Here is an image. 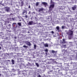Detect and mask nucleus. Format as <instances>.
<instances>
[{
    "label": "nucleus",
    "mask_w": 77,
    "mask_h": 77,
    "mask_svg": "<svg viewBox=\"0 0 77 77\" xmlns=\"http://www.w3.org/2000/svg\"><path fill=\"white\" fill-rule=\"evenodd\" d=\"M33 21H30L29 22V23H28V25H32L33 24Z\"/></svg>",
    "instance_id": "14"
},
{
    "label": "nucleus",
    "mask_w": 77,
    "mask_h": 77,
    "mask_svg": "<svg viewBox=\"0 0 77 77\" xmlns=\"http://www.w3.org/2000/svg\"><path fill=\"white\" fill-rule=\"evenodd\" d=\"M21 18L22 20H23V17H21Z\"/></svg>",
    "instance_id": "60"
},
{
    "label": "nucleus",
    "mask_w": 77,
    "mask_h": 77,
    "mask_svg": "<svg viewBox=\"0 0 77 77\" xmlns=\"http://www.w3.org/2000/svg\"><path fill=\"white\" fill-rule=\"evenodd\" d=\"M17 24L19 26H21V23L20 22L18 23Z\"/></svg>",
    "instance_id": "23"
},
{
    "label": "nucleus",
    "mask_w": 77,
    "mask_h": 77,
    "mask_svg": "<svg viewBox=\"0 0 77 77\" xmlns=\"http://www.w3.org/2000/svg\"><path fill=\"white\" fill-rule=\"evenodd\" d=\"M76 59L77 60V54L76 56Z\"/></svg>",
    "instance_id": "54"
},
{
    "label": "nucleus",
    "mask_w": 77,
    "mask_h": 77,
    "mask_svg": "<svg viewBox=\"0 0 77 77\" xmlns=\"http://www.w3.org/2000/svg\"><path fill=\"white\" fill-rule=\"evenodd\" d=\"M18 18H19V19H20V18H21V17L20 16H18Z\"/></svg>",
    "instance_id": "41"
},
{
    "label": "nucleus",
    "mask_w": 77,
    "mask_h": 77,
    "mask_svg": "<svg viewBox=\"0 0 77 77\" xmlns=\"http://www.w3.org/2000/svg\"><path fill=\"white\" fill-rule=\"evenodd\" d=\"M5 26H6V23H5Z\"/></svg>",
    "instance_id": "59"
},
{
    "label": "nucleus",
    "mask_w": 77,
    "mask_h": 77,
    "mask_svg": "<svg viewBox=\"0 0 77 77\" xmlns=\"http://www.w3.org/2000/svg\"><path fill=\"white\" fill-rule=\"evenodd\" d=\"M23 47H24V48H28V46H26V45H23Z\"/></svg>",
    "instance_id": "27"
},
{
    "label": "nucleus",
    "mask_w": 77,
    "mask_h": 77,
    "mask_svg": "<svg viewBox=\"0 0 77 77\" xmlns=\"http://www.w3.org/2000/svg\"><path fill=\"white\" fill-rule=\"evenodd\" d=\"M30 65V63L28 62V65Z\"/></svg>",
    "instance_id": "51"
},
{
    "label": "nucleus",
    "mask_w": 77,
    "mask_h": 77,
    "mask_svg": "<svg viewBox=\"0 0 77 77\" xmlns=\"http://www.w3.org/2000/svg\"><path fill=\"white\" fill-rule=\"evenodd\" d=\"M14 38L17 39V37H14Z\"/></svg>",
    "instance_id": "57"
},
{
    "label": "nucleus",
    "mask_w": 77,
    "mask_h": 77,
    "mask_svg": "<svg viewBox=\"0 0 77 77\" xmlns=\"http://www.w3.org/2000/svg\"><path fill=\"white\" fill-rule=\"evenodd\" d=\"M76 51H75V50H73V52H75Z\"/></svg>",
    "instance_id": "53"
},
{
    "label": "nucleus",
    "mask_w": 77,
    "mask_h": 77,
    "mask_svg": "<svg viewBox=\"0 0 77 77\" xmlns=\"http://www.w3.org/2000/svg\"><path fill=\"white\" fill-rule=\"evenodd\" d=\"M10 11V8H9L8 7H7L6 8V9L5 10V11H6L7 12H9V11Z\"/></svg>",
    "instance_id": "12"
},
{
    "label": "nucleus",
    "mask_w": 77,
    "mask_h": 77,
    "mask_svg": "<svg viewBox=\"0 0 77 77\" xmlns=\"http://www.w3.org/2000/svg\"><path fill=\"white\" fill-rule=\"evenodd\" d=\"M15 24H16V23H13L12 24L13 27H14V25H15Z\"/></svg>",
    "instance_id": "33"
},
{
    "label": "nucleus",
    "mask_w": 77,
    "mask_h": 77,
    "mask_svg": "<svg viewBox=\"0 0 77 77\" xmlns=\"http://www.w3.org/2000/svg\"><path fill=\"white\" fill-rule=\"evenodd\" d=\"M68 38L69 39H71V38L69 37V36Z\"/></svg>",
    "instance_id": "48"
},
{
    "label": "nucleus",
    "mask_w": 77,
    "mask_h": 77,
    "mask_svg": "<svg viewBox=\"0 0 77 77\" xmlns=\"http://www.w3.org/2000/svg\"><path fill=\"white\" fill-rule=\"evenodd\" d=\"M7 26H8V27H11V24H9Z\"/></svg>",
    "instance_id": "32"
},
{
    "label": "nucleus",
    "mask_w": 77,
    "mask_h": 77,
    "mask_svg": "<svg viewBox=\"0 0 77 77\" xmlns=\"http://www.w3.org/2000/svg\"><path fill=\"white\" fill-rule=\"evenodd\" d=\"M6 31H7L8 32H11V31H9L8 30H6Z\"/></svg>",
    "instance_id": "44"
},
{
    "label": "nucleus",
    "mask_w": 77,
    "mask_h": 77,
    "mask_svg": "<svg viewBox=\"0 0 77 77\" xmlns=\"http://www.w3.org/2000/svg\"><path fill=\"white\" fill-rule=\"evenodd\" d=\"M53 71V70H51L49 72H48V74H50V72H51Z\"/></svg>",
    "instance_id": "36"
},
{
    "label": "nucleus",
    "mask_w": 77,
    "mask_h": 77,
    "mask_svg": "<svg viewBox=\"0 0 77 77\" xmlns=\"http://www.w3.org/2000/svg\"><path fill=\"white\" fill-rule=\"evenodd\" d=\"M77 8V6L76 5H74V7L72 8V9L73 11H75V9Z\"/></svg>",
    "instance_id": "7"
},
{
    "label": "nucleus",
    "mask_w": 77,
    "mask_h": 77,
    "mask_svg": "<svg viewBox=\"0 0 77 77\" xmlns=\"http://www.w3.org/2000/svg\"><path fill=\"white\" fill-rule=\"evenodd\" d=\"M1 49H2V47L0 46V50H1Z\"/></svg>",
    "instance_id": "58"
},
{
    "label": "nucleus",
    "mask_w": 77,
    "mask_h": 77,
    "mask_svg": "<svg viewBox=\"0 0 77 77\" xmlns=\"http://www.w3.org/2000/svg\"><path fill=\"white\" fill-rule=\"evenodd\" d=\"M48 63H50V62H48Z\"/></svg>",
    "instance_id": "61"
},
{
    "label": "nucleus",
    "mask_w": 77,
    "mask_h": 77,
    "mask_svg": "<svg viewBox=\"0 0 77 77\" xmlns=\"http://www.w3.org/2000/svg\"><path fill=\"white\" fill-rule=\"evenodd\" d=\"M61 47L62 48H65L66 47V45H63Z\"/></svg>",
    "instance_id": "18"
},
{
    "label": "nucleus",
    "mask_w": 77,
    "mask_h": 77,
    "mask_svg": "<svg viewBox=\"0 0 77 77\" xmlns=\"http://www.w3.org/2000/svg\"><path fill=\"white\" fill-rule=\"evenodd\" d=\"M27 13V11L26 10H24L22 12V14L23 15H26Z\"/></svg>",
    "instance_id": "5"
},
{
    "label": "nucleus",
    "mask_w": 77,
    "mask_h": 77,
    "mask_svg": "<svg viewBox=\"0 0 77 77\" xmlns=\"http://www.w3.org/2000/svg\"><path fill=\"white\" fill-rule=\"evenodd\" d=\"M5 12H6L5 10L4 9L2 10L1 11H0V12L2 14H4V13H5Z\"/></svg>",
    "instance_id": "15"
},
{
    "label": "nucleus",
    "mask_w": 77,
    "mask_h": 77,
    "mask_svg": "<svg viewBox=\"0 0 77 77\" xmlns=\"http://www.w3.org/2000/svg\"><path fill=\"white\" fill-rule=\"evenodd\" d=\"M11 55V56H13V54H14V53H13L12 52L11 53H10Z\"/></svg>",
    "instance_id": "40"
},
{
    "label": "nucleus",
    "mask_w": 77,
    "mask_h": 77,
    "mask_svg": "<svg viewBox=\"0 0 77 77\" xmlns=\"http://www.w3.org/2000/svg\"><path fill=\"white\" fill-rule=\"evenodd\" d=\"M5 39H6V40H8V37H7L5 38Z\"/></svg>",
    "instance_id": "34"
},
{
    "label": "nucleus",
    "mask_w": 77,
    "mask_h": 77,
    "mask_svg": "<svg viewBox=\"0 0 77 77\" xmlns=\"http://www.w3.org/2000/svg\"><path fill=\"white\" fill-rule=\"evenodd\" d=\"M6 55H8V56H9V54L6 53Z\"/></svg>",
    "instance_id": "46"
},
{
    "label": "nucleus",
    "mask_w": 77,
    "mask_h": 77,
    "mask_svg": "<svg viewBox=\"0 0 77 77\" xmlns=\"http://www.w3.org/2000/svg\"><path fill=\"white\" fill-rule=\"evenodd\" d=\"M65 26H62L61 27L62 29H64V28H65Z\"/></svg>",
    "instance_id": "31"
},
{
    "label": "nucleus",
    "mask_w": 77,
    "mask_h": 77,
    "mask_svg": "<svg viewBox=\"0 0 77 77\" xmlns=\"http://www.w3.org/2000/svg\"><path fill=\"white\" fill-rule=\"evenodd\" d=\"M68 74H71V75H73V74H74V72H69L68 73Z\"/></svg>",
    "instance_id": "22"
},
{
    "label": "nucleus",
    "mask_w": 77,
    "mask_h": 77,
    "mask_svg": "<svg viewBox=\"0 0 77 77\" xmlns=\"http://www.w3.org/2000/svg\"><path fill=\"white\" fill-rule=\"evenodd\" d=\"M39 3L38 2H36L35 3V5L36 6H38V5H39Z\"/></svg>",
    "instance_id": "25"
},
{
    "label": "nucleus",
    "mask_w": 77,
    "mask_h": 77,
    "mask_svg": "<svg viewBox=\"0 0 77 77\" xmlns=\"http://www.w3.org/2000/svg\"><path fill=\"white\" fill-rule=\"evenodd\" d=\"M62 43L63 44H65V43H66V42H65V39H63Z\"/></svg>",
    "instance_id": "20"
},
{
    "label": "nucleus",
    "mask_w": 77,
    "mask_h": 77,
    "mask_svg": "<svg viewBox=\"0 0 77 77\" xmlns=\"http://www.w3.org/2000/svg\"><path fill=\"white\" fill-rule=\"evenodd\" d=\"M70 57L72 59V58H73V57H74V56L72 55H71L70 56Z\"/></svg>",
    "instance_id": "38"
},
{
    "label": "nucleus",
    "mask_w": 77,
    "mask_h": 77,
    "mask_svg": "<svg viewBox=\"0 0 77 77\" xmlns=\"http://www.w3.org/2000/svg\"><path fill=\"white\" fill-rule=\"evenodd\" d=\"M23 1H22V2H21V6H23V5H24V2H23Z\"/></svg>",
    "instance_id": "26"
},
{
    "label": "nucleus",
    "mask_w": 77,
    "mask_h": 77,
    "mask_svg": "<svg viewBox=\"0 0 77 77\" xmlns=\"http://www.w3.org/2000/svg\"><path fill=\"white\" fill-rule=\"evenodd\" d=\"M46 54H47V53L46 52Z\"/></svg>",
    "instance_id": "64"
},
{
    "label": "nucleus",
    "mask_w": 77,
    "mask_h": 77,
    "mask_svg": "<svg viewBox=\"0 0 77 77\" xmlns=\"http://www.w3.org/2000/svg\"><path fill=\"white\" fill-rule=\"evenodd\" d=\"M12 71H14V69H12Z\"/></svg>",
    "instance_id": "50"
},
{
    "label": "nucleus",
    "mask_w": 77,
    "mask_h": 77,
    "mask_svg": "<svg viewBox=\"0 0 77 77\" xmlns=\"http://www.w3.org/2000/svg\"><path fill=\"white\" fill-rule=\"evenodd\" d=\"M72 63H70V64H72Z\"/></svg>",
    "instance_id": "63"
},
{
    "label": "nucleus",
    "mask_w": 77,
    "mask_h": 77,
    "mask_svg": "<svg viewBox=\"0 0 77 77\" xmlns=\"http://www.w3.org/2000/svg\"><path fill=\"white\" fill-rule=\"evenodd\" d=\"M44 45L45 47H48V45L47 43L45 44Z\"/></svg>",
    "instance_id": "21"
},
{
    "label": "nucleus",
    "mask_w": 77,
    "mask_h": 77,
    "mask_svg": "<svg viewBox=\"0 0 77 77\" xmlns=\"http://www.w3.org/2000/svg\"><path fill=\"white\" fill-rule=\"evenodd\" d=\"M25 17H26V18H27L28 17V16L27 15H26L25 16Z\"/></svg>",
    "instance_id": "42"
},
{
    "label": "nucleus",
    "mask_w": 77,
    "mask_h": 77,
    "mask_svg": "<svg viewBox=\"0 0 77 77\" xmlns=\"http://www.w3.org/2000/svg\"><path fill=\"white\" fill-rule=\"evenodd\" d=\"M53 36L54 37H56V35H53Z\"/></svg>",
    "instance_id": "56"
},
{
    "label": "nucleus",
    "mask_w": 77,
    "mask_h": 77,
    "mask_svg": "<svg viewBox=\"0 0 77 77\" xmlns=\"http://www.w3.org/2000/svg\"><path fill=\"white\" fill-rule=\"evenodd\" d=\"M56 29L57 30L58 32H62V30L59 29V26H57Z\"/></svg>",
    "instance_id": "6"
},
{
    "label": "nucleus",
    "mask_w": 77,
    "mask_h": 77,
    "mask_svg": "<svg viewBox=\"0 0 77 77\" xmlns=\"http://www.w3.org/2000/svg\"><path fill=\"white\" fill-rule=\"evenodd\" d=\"M44 10V9L43 8H40L38 9V12H42Z\"/></svg>",
    "instance_id": "10"
},
{
    "label": "nucleus",
    "mask_w": 77,
    "mask_h": 77,
    "mask_svg": "<svg viewBox=\"0 0 77 77\" xmlns=\"http://www.w3.org/2000/svg\"><path fill=\"white\" fill-rule=\"evenodd\" d=\"M26 44L27 45H28L29 46H31V44L30 43V42H27Z\"/></svg>",
    "instance_id": "19"
},
{
    "label": "nucleus",
    "mask_w": 77,
    "mask_h": 77,
    "mask_svg": "<svg viewBox=\"0 0 77 77\" xmlns=\"http://www.w3.org/2000/svg\"><path fill=\"white\" fill-rule=\"evenodd\" d=\"M51 33H52V34H54V32L53 31H52L51 32Z\"/></svg>",
    "instance_id": "39"
},
{
    "label": "nucleus",
    "mask_w": 77,
    "mask_h": 77,
    "mask_svg": "<svg viewBox=\"0 0 77 77\" xmlns=\"http://www.w3.org/2000/svg\"><path fill=\"white\" fill-rule=\"evenodd\" d=\"M11 62L12 63V64L14 65V60H11Z\"/></svg>",
    "instance_id": "24"
},
{
    "label": "nucleus",
    "mask_w": 77,
    "mask_h": 77,
    "mask_svg": "<svg viewBox=\"0 0 77 77\" xmlns=\"http://www.w3.org/2000/svg\"><path fill=\"white\" fill-rule=\"evenodd\" d=\"M42 4L45 5V7H46L47 6V3L46 2H42Z\"/></svg>",
    "instance_id": "8"
},
{
    "label": "nucleus",
    "mask_w": 77,
    "mask_h": 77,
    "mask_svg": "<svg viewBox=\"0 0 77 77\" xmlns=\"http://www.w3.org/2000/svg\"><path fill=\"white\" fill-rule=\"evenodd\" d=\"M34 49H36V45H34Z\"/></svg>",
    "instance_id": "28"
},
{
    "label": "nucleus",
    "mask_w": 77,
    "mask_h": 77,
    "mask_svg": "<svg viewBox=\"0 0 77 77\" xmlns=\"http://www.w3.org/2000/svg\"><path fill=\"white\" fill-rule=\"evenodd\" d=\"M72 72H73V74L75 75H76L77 74V69H73L72 70Z\"/></svg>",
    "instance_id": "4"
},
{
    "label": "nucleus",
    "mask_w": 77,
    "mask_h": 77,
    "mask_svg": "<svg viewBox=\"0 0 77 77\" xmlns=\"http://www.w3.org/2000/svg\"><path fill=\"white\" fill-rule=\"evenodd\" d=\"M51 69H53V70H54V71H55V70H56V66H51Z\"/></svg>",
    "instance_id": "11"
},
{
    "label": "nucleus",
    "mask_w": 77,
    "mask_h": 77,
    "mask_svg": "<svg viewBox=\"0 0 77 77\" xmlns=\"http://www.w3.org/2000/svg\"><path fill=\"white\" fill-rule=\"evenodd\" d=\"M38 77H41V76L40 75H38L37 76Z\"/></svg>",
    "instance_id": "43"
},
{
    "label": "nucleus",
    "mask_w": 77,
    "mask_h": 77,
    "mask_svg": "<svg viewBox=\"0 0 77 77\" xmlns=\"http://www.w3.org/2000/svg\"><path fill=\"white\" fill-rule=\"evenodd\" d=\"M74 68L75 69H77V65H73Z\"/></svg>",
    "instance_id": "17"
},
{
    "label": "nucleus",
    "mask_w": 77,
    "mask_h": 77,
    "mask_svg": "<svg viewBox=\"0 0 77 77\" xmlns=\"http://www.w3.org/2000/svg\"><path fill=\"white\" fill-rule=\"evenodd\" d=\"M30 13H31V12L30 11H29L28 13V14H30Z\"/></svg>",
    "instance_id": "49"
},
{
    "label": "nucleus",
    "mask_w": 77,
    "mask_h": 77,
    "mask_svg": "<svg viewBox=\"0 0 77 77\" xmlns=\"http://www.w3.org/2000/svg\"><path fill=\"white\" fill-rule=\"evenodd\" d=\"M62 53H67V50H65L64 49L62 51Z\"/></svg>",
    "instance_id": "16"
},
{
    "label": "nucleus",
    "mask_w": 77,
    "mask_h": 77,
    "mask_svg": "<svg viewBox=\"0 0 77 77\" xmlns=\"http://www.w3.org/2000/svg\"><path fill=\"white\" fill-rule=\"evenodd\" d=\"M44 51H45V52H48V49H46L45 50H44Z\"/></svg>",
    "instance_id": "30"
},
{
    "label": "nucleus",
    "mask_w": 77,
    "mask_h": 77,
    "mask_svg": "<svg viewBox=\"0 0 77 77\" xmlns=\"http://www.w3.org/2000/svg\"><path fill=\"white\" fill-rule=\"evenodd\" d=\"M20 74H22V72H23V71H20Z\"/></svg>",
    "instance_id": "37"
},
{
    "label": "nucleus",
    "mask_w": 77,
    "mask_h": 77,
    "mask_svg": "<svg viewBox=\"0 0 77 77\" xmlns=\"http://www.w3.org/2000/svg\"><path fill=\"white\" fill-rule=\"evenodd\" d=\"M12 20H13L14 21V20H15V18H12Z\"/></svg>",
    "instance_id": "47"
},
{
    "label": "nucleus",
    "mask_w": 77,
    "mask_h": 77,
    "mask_svg": "<svg viewBox=\"0 0 77 77\" xmlns=\"http://www.w3.org/2000/svg\"><path fill=\"white\" fill-rule=\"evenodd\" d=\"M35 65L37 67H39V64L38 63H35Z\"/></svg>",
    "instance_id": "29"
},
{
    "label": "nucleus",
    "mask_w": 77,
    "mask_h": 77,
    "mask_svg": "<svg viewBox=\"0 0 77 77\" xmlns=\"http://www.w3.org/2000/svg\"><path fill=\"white\" fill-rule=\"evenodd\" d=\"M55 72H58V73L60 74V70L59 69L57 68L56 69H55Z\"/></svg>",
    "instance_id": "9"
},
{
    "label": "nucleus",
    "mask_w": 77,
    "mask_h": 77,
    "mask_svg": "<svg viewBox=\"0 0 77 77\" xmlns=\"http://www.w3.org/2000/svg\"><path fill=\"white\" fill-rule=\"evenodd\" d=\"M52 64H55V65H57V64H59L58 63L56 62V59H53L52 60L51 62Z\"/></svg>",
    "instance_id": "3"
},
{
    "label": "nucleus",
    "mask_w": 77,
    "mask_h": 77,
    "mask_svg": "<svg viewBox=\"0 0 77 77\" xmlns=\"http://www.w3.org/2000/svg\"><path fill=\"white\" fill-rule=\"evenodd\" d=\"M22 74H24V72L23 71H22Z\"/></svg>",
    "instance_id": "45"
},
{
    "label": "nucleus",
    "mask_w": 77,
    "mask_h": 77,
    "mask_svg": "<svg viewBox=\"0 0 77 77\" xmlns=\"http://www.w3.org/2000/svg\"><path fill=\"white\" fill-rule=\"evenodd\" d=\"M67 34L69 36H72V35H73V31L71 30H69V32H67Z\"/></svg>",
    "instance_id": "1"
},
{
    "label": "nucleus",
    "mask_w": 77,
    "mask_h": 77,
    "mask_svg": "<svg viewBox=\"0 0 77 77\" xmlns=\"http://www.w3.org/2000/svg\"><path fill=\"white\" fill-rule=\"evenodd\" d=\"M57 51H54L53 50L51 51V52L53 54H54V53H55L56 54V53H57Z\"/></svg>",
    "instance_id": "13"
},
{
    "label": "nucleus",
    "mask_w": 77,
    "mask_h": 77,
    "mask_svg": "<svg viewBox=\"0 0 77 77\" xmlns=\"http://www.w3.org/2000/svg\"><path fill=\"white\" fill-rule=\"evenodd\" d=\"M39 26H38L39 27H41V23H39Z\"/></svg>",
    "instance_id": "35"
},
{
    "label": "nucleus",
    "mask_w": 77,
    "mask_h": 77,
    "mask_svg": "<svg viewBox=\"0 0 77 77\" xmlns=\"http://www.w3.org/2000/svg\"><path fill=\"white\" fill-rule=\"evenodd\" d=\"M35 10L36 11H38V9H36Z\"/></svg>",
    "instance_id": "55"
},
{
    "label": "nucleus",
    "mask_w": 77,
    "mask_h": 77,
    "mask_svg": "<svg viewBox=\"0 0 77 77\" xmlns=\"http://www.w3.org/2000/svg\"><path fill=\"white\" fill-rule=\"evenodd\" d=\"M54 7V4H51L49 6V10L50 11H51L53 10V8Z\"/></svg>",
    "instance_id": "2"
},
{
    "label": "nucleus",
    "mask_w": 77,
    "mask_h": 77,
    "mask_svg": "<svg viewBox=\"0 0 77 77\" xmlns=\"http://www.w3.org/2000/svg\"><path fill=\"white\" fill-rule=\"evenodd\" d=\"M28 8H30V5H29Z\"/></svg>",
    "instance_id": "52"
},
{
    "label": "nucleus",
    "mask_w": 77,
    "mask_h": 77,
    "mask_svg": "<svg viewBox=\"0 0 77 77\" xmlns=\"http://www.w3.org/2000/svg\"><path fill=\"white\" fill-rule=\"evenodd\" d=\"M33 14H35V12H33Z\"/></svg>",
    "instance_id": "62"
}]
</instances>
